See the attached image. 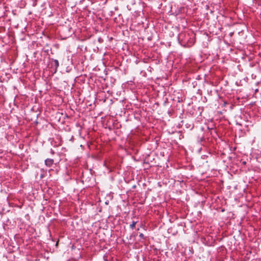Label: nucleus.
<instances>
[{
  "mask_svg": "<svg viewBox=\"0 0 261 261\" xmlns=\"http://www.w3.org/2000/svg\"><path fill=\"white\" fill-rule=\"evenodd\" d=\"M54 160L52 159H49V158L46 159L44 162L45 165L47 167H51L53 166V165L54 164Z\"/></svg>",
  "mask_w": 261,
  "mask_h": 261,
  "instance_id": "f257e3e1",
  "label": "nucleus"
},
{
  "mask_svg": "<svg viewBox=\"0 0 261 261\" xmlns=\"http://www.w3.org/2000/svg\"><path fill=\"white\" fill-rule=\"evenodd\" d=\"M243 164L245 165L246 164V162L245 161L243 162Z\"/></svg>",
  "mask_w": 261,
  "mask_h": 261,
  "instance_id": "1a4fd4ad",
  "label": "nucleus"
},
{
  "mask_svg": "<svg viewBox=\"0 0 261 261\" xmlns=\"http://www.w3.org/2000/svg\"><path fill=\"white\" fill-rule=\"evenodd\" d=\"M135 237V235H134V234H132L130 236L129 239V240H131V239H132V238L133 237Z\"/></svg>",
  "mask_w": 261,
  "mask_h": 261,
  "instance_id": "0eeeda50",
  "label": "nucleus"
},
{
  "mask_svg": "<svg viewBox=\"0 0 261 261\" xmlns=\"http://www.w3.org/2000/svg\"><path fill=\"white\" fill-rule=\"evenodd\" d=\"M139 237L144 240H146L147 239V237H145L142 233L139 234Z\"/></svg>",
  "mask_w": 261,
  "mask_h": 261,
  "instance_id": "20e7f679",
  "label": "nucleus"
},
{
  "mask_svg": "<svg viewBox=\"0 0 261 261\" xmlns=\"http://www.w3.org/2000/svg\"><path fill=\"white\" fill-rule=\"evenodd\" d=\"M50 152L53 155H54L55 153L54 150L53 149H50Z\"/></svg>",
  "mask_w": 261,
  "mask_h": 261,
  "instance_id": "423d86ee",
  "label": "nucleus"
},
{
  "mask_svg": "<svg viewBox=\"0 0 261 261\" xmlns=\"http://www.w3.org/2000/svg\"><path fill=\"white\" fill-rule=\"evenodd\" d=\"M258 8H257L258 9V11L257 12V13H259V15H261V4L258 5Z\"/></svg>",
  "mask_w": 261,
  "mask_h": 261,
  "instance_id": "39448f33",
  "label": "nucleus"
},
{
  "mask_svg": "<svg viewBox=\"0 0 261 261\" xmlns=\"http://www.w3.org/2000/svg\"><path fill=\"white\" fill-rule=\"evenodd\" d=\"M137 222L136 221H133L132 223L129 225L130 228L132 229H133L134 227H135L136 224H137Z\"/></svg>",
  "mask_w": 261,
  "mask_h": 261,
  "instance_id": "7ed1b4c3",
  "label": "nucleus"
},
{
  "mask_svg": "<svg viewBox=\"0 0 261 261\" xmlns=\"http://www.w3.org/2000/svg\"><path fill=\"white\" fill-rule=\"evenodd\" d=\"M182 36V34H180L179 37L180 38Z\"/></svg>",
  "mask_w": 261,
  "mask_h": 261,
  "instance_id": "9d476101",
  "label": "nucleus"
},
{
  "mask_svg": "<svg viewBox=\"0 0 261 261\" xmlns=\"http://www.w3.org/2000/svg\"><path fill=\"white\" fill-rule=\"evenodd\" d=\"M53 61L54 62L55 67V72H56L57 69L58 67L59 66V61L57 60H56V59H55Z\"/></svg>",
  "mask_w": 261,
  "mask_h": 261,
  "instance_id": "f03ea898",
  "label": "nucleus"
},
{
  "mask_svg": "<svg viewBox=\"0 0 261 261\" xmlns=\"http://www.w3.org/2000/svg\"><path fill=\"white\" fill-rule=\"evenodd\" d=\"M186 42L188 44H187V45H188V46H189V45H190L189 44V41H188V40L187 42H186V40L184 42V43H186Z\"/></svg>",
  "mask_w": 261,
  "mask_h": 261,
  "instance_id": "6e6552de",
  "label": "nucleus"
}]
</instances>
